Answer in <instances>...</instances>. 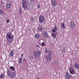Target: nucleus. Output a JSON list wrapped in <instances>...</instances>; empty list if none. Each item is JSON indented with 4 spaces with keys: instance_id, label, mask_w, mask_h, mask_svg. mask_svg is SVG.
Listing matches in <instances>:
<instances>
[{
    "instance_id": "nucleus-1",
    "label": "nucleus",
    "mask_w": 79,
    "mask_h": 79,
    "mask_svg": "<svg viewBox=\"0 0 79 79\" xmlns=\"http://www.w3.org/2000/svg\"><path fill=\"white\" fill-rule=\"evenodd\" d=\"M6 39L8 44H11L14 39V35H12V33L10 32L6 33Z\"/></svg>"
},
{
    "instance_id": "nucleus-2",
    "label": "nucleus",
    "mask_w": 79,
    "mask_h": 79,
    "mask_svg": "<svg viewBox=\"0 0 79 79\" xmlns=\"http://www.w3.org/2000/svg\"><path fill=\"white\" fill-rule=\"evenodd\" d=\"M44 20V17L43 16H41L39 17V21L40 23H43Z\"/></svg>"
},
{
    "instance_id": "nucleus-3",
    "label": "nucleus",
    "mask_w": 79,
    "mask_h": 79,
    "mask_svg": "<svg viewBox=\"0 0 79 79\" xmlns=\"http://www.w3.org/2000/svg\"><path fill=\"white\" fill-rule=\"evenodd\" d=\"M51 3L53 6H56L57 5V2L56 0H52Z\"/></svg>"
},
{
    "instance_id": "nucleus-4",
    "label": "nucleus",
    "mask_w": 79,
    "mask_h": 79,
    "mask_svg": "<svg viewBox=\"0 0 79 79\" xmlns=\"http://www.w3.org/2000/svg\"><path fill=\"white\" fill-rule=\"evenodd\" d=\"M16 76V73L14 72H12L11 73L10 75L11 79H13Z\"/></svg>"
},
{
    "instance_id": "nucleus-5",
    "label": "nucleus",
    "mask_w": 79,
    "mask_h": 79,
    "mask_svg": "<svg viewBox=\"0 0 79 79\" xmlns=\"http://www.w3.org/2000/svg\"><path fill=\"white\" fill-rule=\"evenodd\" d=\"M70 27L71 28H73L75 27V23H74V22L73 21H71L70 22Z\"/></svg>"
},
{
    "instance_id": "nucleus-6",
    "label": "nucleus",
    "mask_w": 79,
    "mask_h": 79,
    "mask_svg": "<svg viewBox=\"0 0 79 79\" xmlns=\"http://www.w3.org/2000/svg\"><path fill=\"white\" fill-rule=\"evenodd\" d=\"M72 77V75H70L68 73H66L65 75V77L66 79H70V77Z\"/></svg>"
},
{
    "instance_id": "nucleus-7",
    "label": "nucleus",
    "mask_w": 79,
    "mask_h": 79,
    "mask_svg": "<svg viewBox=\"0 0 79 79\" xmlns=\"http://www.w3.org/2000/svg\"><path fill=\"white\" fill-rule=\"evenodd\" d=\"M69 71L71 74H74V70L72 68H70L69 69Z\"/></svg>"
},
{
    "instance_id": "nucleus-8",
    "label": "nucleus",
    "mask_w": 79,
    "mask_h": 79,
    "mask_svg": "<svg viewBox=\"0 0 79 79\" xmlns=\"http://www.w3.org/2000/svg\"><path fill=\"white\" fill-rule=\"evenodd\" d=\"M43 35L45 37H46V38H47V37H48V33H47L46 31H44L43 32Z\"/></svg>"
},
{
    "instance_id": "nucleus-9",
    "label": "nucleus",
    "mask_w": 79,
    "mask_h": 79,
    "mask_svg": "<svg viewBox=\"0 0 79 79\" xmlns=\"http://www.w3.org/2000/svg\"><path fill=\"white\" fill-rule=\"evenodd\" d=\"M58 29H57V27L56 26H54V28L52 30V31L53 32H55V31H57Z\"/></svg>"
},
{
    "instance_id": "nucleus-10",
    "label": "nucleus",
    "mask_w": 79,
    "mask_h": 79,
    "mask_svg": "<svg viewBox=\"0 0 79 79\" xmlns=\"http://www.w3.org/2000/svg\"><path fill=\"white\" fill-rule=\"evenodd\" d=\"M46 59L48 61L51 60V56L50 55H48L46 57Z\"/></svg>"
},
{
    "instance_id": "nucleus-11",
    "label": "nucleus",
    "mask_w": 79,
    "mask_h": 79,
    "mask_svg": "<svg viewBox=\"0 0 79 79\" xmlns=\"http://www.w3.org/2000/svg\"><path fill=\"white\" fill-rule=\"evenodd\" d=\"M74 66L76 69H79V65L77 63H76L74 64Z\"/></svg>"
},
{
    "instance_id": "nucleus-12",
    "label": "nucleus",
    "mask_w": 79,
    "mask_h": 79,
    "mask_svg": "<svg viewBox=\"0 0 79 79\" xmlns=\"http://www.w3.org/2000/svg\"><path fill=\"white\" fill-rule=\"evenodd\" d=\"M4 14V12L3 10L2 9H0V15H3Z\"/></svg>"
},
{
    "instance_id": "nucleus-13",
    "label": "nucleus",
    "mask_w": 79,
    "mask_h": 79,
    "mask_svg": "<svg viewBox=\"0 0 79 79\" xmlns=\"http://www.w3.org/2000/svg\"><path fill=\"white\" fill-rule=\"evenodd\" d=\"M11 4H7L6 6V8H7V9H9V8H11Z\"/></svg>"
},
{
    "instance_id": "nucleus-14",
    "label": "nucleus",
    "mask_w": 79,
    "mask_h": 79,
    "mask_svg": "<svg viewBox=\"0 0 79 79\" xmlns=\"http://www.w3.org/2000/svg\"><path fill=\"white\" fill-rule=\"evenodd\" d=\"M7 74L8 77H10V74H11L10 73V70H8L7 71Z\"/></svg>"
},
{
    "instance_id": "nucleus-15",
    "label": "nucleus",
    "mask_w": 79,
    "mask_h": 79,
    "mask_svg": "<svg viewBox=\"0 0 79 79\" xmlns=\"http://www.w3.org/2000/svg\"><path fill=\"white\" fill-rule=\"evenodd\" d=\"M52 36L54 38V39H55V38H56V35L55 33H52Z\"/></svg>"
},
{
    "instance_id": "nucleus-16",
    "label": "nucleus",
    "mask_w": 79,
    "mask_h": 79,
    "mask_svg": "<svg viewBox=\"0 0 79 79\" xmlns=\"http://www.w3.org/2000/svg\"><path fill=\"white\" fill-rule=\"evenodd\" d=\"M9 55L10 56H11V57L13 56V51H11Z\"/></svg>"
},
{
    "instance_id": "nucleus-17",
    "label": "nucleus",
    "mask_w": 79,
    "mask_h": 79,
    "mask_svg": "<svg viewBox=\"0 0 79 79\" xmlns=\"http://www.w3.org/2000/svg\"><path fill=\"white\" fill-rule=\"evenodd\" d=\"M38 29L39 30V31H40V32H42V29L41 27H38Z\"/></svg>"
},
{
    "instance_id": "nucleus-18",
    "label": "nucleus",
    "mask_w": 79,
    "mask_h": 79,
    "mask_svg": "<svg viewBox=\"0 0 79 79\" xmlns=\"http://www.w3.org/2000/svg\"><path fill=\"white\" fill-rule=\"evenodd\" d=\"M22 61H23V58H21L19 59V62L20 63H22Z\"/></svg>"
},
{
    "instance_id": "nucleus-19",
    "label": "nucleus",
    "mask_w": 79,
    "mask_h": 79,
    "mask_svg": "<svg viewBox=\"0 0 79 79\" xmlns=\"http://www.w3.org/2000/svg\"><path fill=\"white\" fill-rule=\"evenodd\" d=\"M35 37L36 39H39V34H36Z\"/></svg>"
},
{
    "instance_id": "nucleus-20",
    "label": "nucleus",
    "mask_w": 79,
    "mask_h": 79,
    "mask_svg": "<svg viewBox=\"0 0 79 79\" xmlns=\"http://www.w3.org/2000/svg\"><path fill=\"white\" fill-rule=\"evenodd\" d=\"M10 69H11L12 71H15V68L13 66H11L10 67Z\"/></svg>"
},
{
    "instance_id": "nucleus-21",
    "label": "nucleus",
    "mask_w": 79,
    "mask_h": 79,
    "mask_svg": "<svg viewBox=\"0 0 79 79\" xmlns=\"http://www.w3.org/2000/svg\"><path fill=\"white\" fill-rule=\"evenodd\" d=\"M23 7L24 9H26V8H27L26 6H25V4L24 3H23Z\"/></svg>"
},
{
    "instance_id": "nucleus-22",
    "label": "nucleus",
    "mask_w": 79,
    "mask_h": 79,
    "mask_svg": "<svg viewBox=\"0 0 79 79\" xmlns=\"http://www.w3.org/2000/svg\"><path fill=\"white\" fill-rule=\"evenodd\" d=\"M48 55H52V51H48Z\"/></svg>"
},
{
    "instance_id": "nucleus-23",
    "label": "nucleus",
    "mask_w": 79,
    "mask_h": 79,
    "mask_svg": "<svg viewBox=\"0 0 79 79\" xmlns=\"http://www.w3.org/2000/svg\"><path fill=\"white\" fill-rule=\"evenodd\" d=\"M61 26L63 28H65V27L64 26V23H62L61 24Z\"/></svg>"
},
{
    "instance_id": "nucleus-24",
    "label": "nucleus",
    "mask_w": 79,
    "mask_h": 79,
    "mask_svg": "<svg viewBox=\"0 0 79 79\" xmlns=\"http://www.w3.org/2000/svg\"><path fill=\"white\" fill-rule=\"evenodd\" d=\"M34 56H37V52H35V51H34Z\"/></svg>"
},
{
    "instance_id": "nucleus-25",
    "label": "nucleus",
    "mask_w": 79,
    "mask_h": 79,
    "mask_svg": "<svg viewBox=\"0 0 79 79\" xmlns=\"http://www.w3.org/2000/svg\"><path fill=\"white\" fill-rule=\"evenodd\" d=\"M4 76V75H3V74H1V76H0V78H3V77Z\"/></svg>"
},
{
    "instance_id": "nucleus-26",
    "label": "nucleus",
    "mask_w": 79,
    "mask_h": 79,
    "mask_svg": "<svg viewBox=\"0 0 79 79\" xmlns=\"http://www.w3.org/2000/svg\"><path fill=\"white\" fill-rule=\"evenodd\" d=\"M30 19L31 20V21H34V19L32 17H31Z\"/></svg>"
},
{
    "instance_id": "nucleus-27",
    "label": "nucleus",
    "mask_w": 79,
    "mask_h": 79,
    "mask_svg": "<svg viewBox=\"0 0 79 79\" xmlns=\"http://www.w3.org/2000/svg\"><path fill=\"white\" fill-rule=\"evenodd\" d=\"M40 51L39 50H38L37 51V54H40Z\"/></svg>"
},
{
    "instance_id": "nucleus-28",
    "label": "nucleus",
    "mask_w": 79,
    "mask_h": 79,
    "mask_svg": "<svg viewBox=\"0 0 79 79\" xmlns=\"http://www.w3.org/2000/svg\"><path fill=\"white\" fill-rule=\"evenodd\" d=\"M40 4H38L37 6V8H40Z\"/></svg>"
},
{
    "instance_id": "nucleus-29",
    "label": "nucleus",
    "mask_w": 79,
    "mask_h": 79,
    "mask_svg": "<svg viewBox=\"0 0 79 79\" xmlns=\"http://www.w3.org/2000/svg\"><path fill=\"white\" fill-rule=\"evenodd\" d=\"M21 13H22V11L21 10V8H20L19 13L21 14Z\"/></svg>"
},
{
    "instance_id": "nucleus-30",
    "label": "nucleus",
    "mask_w": 79,
    "mask_h": 79,
    "mask_svg": "<svg viewBox=\"0 0 79 79\" xmlns=\"http://www.w3.org/2000/svg\"><path fill=\"white\" fill-rule=\"evenodd\" d=\"M42 46H44L45 45V43L44 42H42Z\"/></svg>"
},
{
    "instance_id": "nucleus-31",
    "label": "nucleus",
    "mask_w": 79,
    "mask_h": 79,
    "mask_svg": "<svg viewBox=\"0 0 79 79\" xmlns=\"http://www.w3.org/2000/svg\"><path fill=\"white\" fill-rule=\"evenodd\" d=\"M58 63V61H54L55 64H56V63Z\"/></svg>"
},
{
    "instance_id": "nucleus-32",
    "label": "nucleus",
    "mask_w": 79,
    "mask_h": 79,
    "mask_svg": "<svg viewBox=\"0 0 79 79\" xmlns=\"http://www.w3.org/2000/svg\"><path fill=\"white\" fill-rule=\"evenodd\" d=\"M7 23H9L10 22V20L9 19H7L6 20Z\"/></svg>"
},
{
    "instance_id": "nucleus-33",
    "label": "nucleus",
    "mask_w": 79,
    "mask_h": 79,
    "mask_svg": "<svg viewBox=\"0 0 79 79\" xmlns=\"http://www.w3.org/2000/svg\"><path fill=\"white\" fill-rule=\"evenodd\" d=\"M25 61H27V60H26L25 59H23V62H25Z\"/></svg>"
},
{
    "instance_id": "nucleus-34",
    "label": "nucleus",
    "mask_w": 79,
    "mask_h": 79,
    "mask_svg": "<svg viewBox=\"0 0 79 79\" xmlns=\"http://www.w3.org/2000/svg\"><path fill=\"white\" fill-rule=\"evenodd\" d=\"M47 49H45V52H46V53H47Z\"/></svg>"
},
{
    "instance_id": "nucleus-35",
    "label": "nucleus",
    "mask_w": 79,
    "mask_h": 79,
    "mask_svg": "<svg viewBox=\"0 0 79 79\" xmlns=\"http://www.w3.org/2000/svg\"><path fill=\"white\" fill-rule=\"evenodd\" d=\"M30 59H31V60H32V59H33V57L31 56V57H30Z\"/></svg>"
},
{
    "instance_id": "nucleus-36",
    "label": "nucleus",
    "mask_w": 79,
    "mask_h": 79,
    "mask_svg": "<svg viewBox=\"0 0 79 79\" xmlns=\"http://www.w3.org/2000/svg\"><path fill=\"white\" fill-rule=\"evenodd\" d=\"M36 47H39L40 46L39 45H36Z\"/></svg>"
},
{
    "instance_id": "nucleus-37",
    "label": "nucleus",
    "mask_w": 79,
    "mask_h": 79,
    "mask_svg": "<svg viewBox=\"0 0 79 79\" xmlns=\"http://www.w3.org/2000/svg\"><path fill=\"white\" fill-rule=\"evenodd\" d=\"M22 57H23V54H21Z\"/></svg>"
},
{
    "instance_id": "nucleus-38",
    "label": "nucleus",
    "mask_w": 79,
    "mask_h": 79,
    "mask_svg": "<svg viewBox=\"0 0 79 79\" xmlns=\"http://www.w3.org/2000/svg\"><path fill=\"white\" fill-rule=\"evenodd\" d=\"M30 2H34V0H30Z\"/></svg>"
},
{
    "instance_id": "nucleus-39",
    "label": "nucleus",
    "mask_w": 79,
    "mask_h": 79,
    "mask_svg": "<svg viewBox=\"0 0 79 79\" xmlns=\"http://www.w3.org/2000/svg\"><path fill=\"white\" fill-rule=\"evenodd\" d=\"M63 52H65V49H64V50H63Z\"/></svg>"
},
{
    "instance_id": "nucleus-40",
    "label": "nucleus",
    "mask_w": 79,
    "mask_h": 79,
    "mask_svg": "<svg viewBox=\"0 0 79 79\" xmlns=\"http://www.w3.org/2000/svg\"><path fill=\"white\" fill-rule=\"evenodd\" d=\"M36 79H39V78L38 77H37V78H36Z\"/></svg>"
},
{
    "instance_id": "nucleus-41",
    "label": "nucleus",
    "mask_w": 79,
    "mask_h": 79,
    "mask_svg": "<svg viewBox=\"0 0 79 79\" xmlns=\"http://www.w3.org/2000/svg\"><path fill=\"white\" fill-rule=\"evenodd\" d=\"M31 31V30L30 29H28V31Z\"/></svg>"
},
{
    "instance_id": "nucleus-42",
    "label": "nucleus",
    "mask_w": 79,
    "mask_h": 79,
    "mask_svg": "<svg viewBox=\"0 0 79 79\" xmlns=\"http://www.w3.org/2000/svg\"><path fill=\"white\" fill-rule=\"evenodd\" d=\"M1 3H3V2H1Z\"/></svg>"
},
{
    "instance_id": "nucleus-43",
    "label": "nucleus",
    "mask_w": 79,
    "mask_h": 79,
    "mask_svg": "<svg viewBox=\"0 0 79 79\" xmlns=\"http://www.w3.org/2000/svg\"><path fill=\"white\" fill-rule=\"evenodd\" d=\"M1 7V5H0V8Z\"/></svg>"
},
{
    "instance_id": "nucleus-44",
    "label": "nucleus",
    "mask_w": 79,
    "mask_h": 79,
    "mask_svg": "<svg viewBox=\"0 0 79 79\" xmlns=\"http://www.w3.org/2000/svg\"><path fill=\"white\" fill-rule=\"evenodd\" d=\"M7 1H8V0H6Z\"/></svg>"
}]
</instances>
